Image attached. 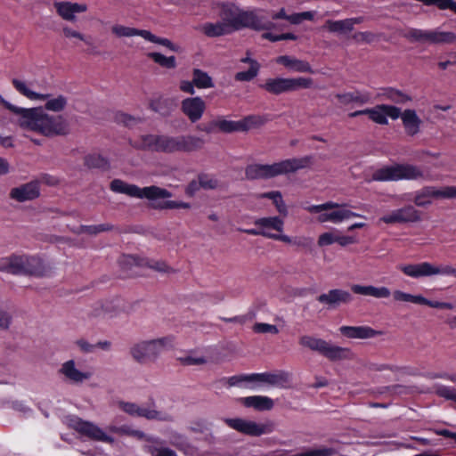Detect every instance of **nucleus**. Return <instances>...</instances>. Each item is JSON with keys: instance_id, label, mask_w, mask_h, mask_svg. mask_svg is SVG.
Here are the masks:
<instances>
[{"instance_id": "44", "label": "nucleus", "mask_w": 456, "mask_h": 456, "mask_svg": "<svg viewBox=\"0 0 456 456\" xmlns=\"http://www.w3.org/2000/svg\"><path fill=\"white\" fill-rule=\"evenodd\" d=\"M76 345L80 348L83 353H92L94 348L99 347L102 350H108L110 347V341H100L95 345L90 344L84 338L77 339Z\"/></svg>"}, {"instance_id": "19", "label": "nucleus", "mask_w": 456, "mask_h": 456, "mask_svg": "<svg viewBox=\"0 0 456 456\" xmlns=\"http://www.w3.org/2000/svg\"><path fill=\"white\" fill-rule=\"evenodd\" d=\"M53 7L57 14L64 20L74 22L77 20L75 13L87 11L86 4L71 3L68 1L54 2Z\"/></svg>"}, {"instance_id": "33", "label": "nucleus", "mask_w": 456, "mask_h": 456, "mask_svg": "<svg viewBox=\"0 0 456 456\" xmlns=\"http://www.w3.org/2000/svg\"><path fill=\"white\" fill-rule=\"evenodd\" d=\"M336 98L339 101L340 103L344 105H347L351 102L364 104L370 101V94L367 93L361 94L360 92L356 91L354 93L337 94Z\"/></svg>"}, {"instance_id": "18", "label": "nucleus", "mask_w": 456, "mask_h": 456, "mask_svg": "<svg viewBox=\"0 0 456 456\" xmlns=\"http://www.w3.org/2000/svg\"><path fill=\"white\" fill-rule=\"evenodd\" d=\"M40 195L39 183L31 181L19 187L12 188L10 191V198L18 202L33 200Z\"/></svg>"}, {"instance_id": "41", "label": "nucleus", "mask_w": 456, "mask_h": 456, "mask_svg": "<svg viewBox=\"0 0 456 456\" xmlns=\"http://www.w3.org/2000/svg\"><path fill=\"white\" fill-rule=\"evenodd\" d=\"M160 136L156 134H146L142 135V144L140 146H134L137 149L143 151H158L160 142Z\"/></svg>"}, {"instance_id": "3", "label": "nucleus", "mask_w": 456, "mask_h": 456, "mask_svg": "<svg viewBox=\"0 0 456 456\" xmlns=\"http://www.w3.org/2000/svg\"><path fill=\"white\" fill-rule=\"evenodd\" d=\"M218 16L232 33L243 28L260 31L270 30L275 27L274 23L257 16L255 12L242 11L232 3L219 4Z\"/></svg>"}, {"instance_id": "17", "label": "nucleus", "mask_w": 456, "mask_h": 456, "mask_svg": "<svg viewBox=\"0 0 456 456\" xmlns=\"http://www.w3.org/2000/svg\"><path fill=\"white\" fill-rule=\"evenodd\" d=\"M206 110L205 102L199 96L186 98L181 102L182 112L191 123L199 121Z\"/></svg>"}, {"instance_id": "26", "label": "nucleus", "mask_w": 456, "mask_h": 456, "mask_svg": "<svg viewBox=\"0 0 456 456\" xmlns=\"http://www.w3.org/2000/svg\"><path fill=\"white\" fill-rule=\"evenodd\" d=\"M400 270L404 274L413 278L433 275V265L428 262L416 265H401Z\"/></svg>"}, {"instance_id": "27", "label": "nucleus", "mask_w": 456, "mask_h": 456, "mask_svg": "<svg viewBox=\"0 0 456 456\" xmlns=\"http://www.w3.org/2000/svg\"><path fill=\"white\" fill-rule=\"evenodd\" d=\"M251 378L254 381L265 382L270 385H282L289 381L290 375L281 370L278 373H254Z\"/></svg>"}, {"instance_id": "2", "label": "nucleus", "mask_w": 456, "mask_h": 456, "mask_svg": "<svg viewBox=\"0 0 456 456\" xmlns=\"http://www.w3.org/2000/svg\"><path fill=\"white\" fill-rule=\"evenodd\" d=\"M20 127L46 137L64 136L70 133L69 122L62 115H49L43 107L28 109Z\"/></svg>"}, {"instance_id": "32", "label": "nucleus", "mask_w": 456, "mask_h": 456, "mask_svg": "<svg viewBox=\"0 0 456 456\" xmlns=\"http://www.w3.org/2000/svg\"><path fill=\"white\" fill-rule=\"evenodd\" d=\"M379 96L383 97L386 100H389L390 102L396 104H403L407 102L412 101L411 96L393 87L384 89L383 93Z\"/></svg>"}, {"instance_id": "21", "label": "nucleus", "mask_w": 456, "mask_h": 456, "mask_svg": "<svg viewBox=\"0 0 456 456\" xmlns=\"http://www.w3.org/2000/svg\"><path fill=\"white\" fill-rule=\"evenodd\" d=\"M275 61L276 63L283 65L285 68L296 72H306L310 74L314 73L308 61L299 60L289 55L278 56Z\"/></svg>"}, {"instance_id": "22", "label": "nucleus", "mask_w": 456, "mask_h": 456, "mask_svg": "<svg viewBox=\"0 0 456 456\" xmlns=\"http://www.w3.org/2000/svg\"><path fill=\"white\" fill-rule=\"evenodd\" d=\"M313 156H305L299 159H290L279 162L281 175L293 173L298 169L309 167L314 164Z\"/></svg>"}, {"instance_id": "63", "label": "nucleus", "mask_w": 456, "mask_h": 456, "mask_svg": "<svg viewBox=\"0 0 456 456\" xmlns=\"http://www.w3.org/2000/svg\"><path fill=\"white\" fill-rule=\"evenodd\" d=\"M436 274H447L453 275L456 277V269L452 267L451 265H444L441 267L433 265V275Z\"/></svg>"}, {"instance_id": "16", "label": "nucleus", "mask_w": 456, "mask_h": 456, "mask_svg": "<svg viewBox=\"0 0 456 456\" xmlns=\"http://www.w3.org/2000/svg\"><path fill=\"white\" fill-rule=\"evenodd\" d=\"M419 212L411 205L393 211L390 215L380 218V221L386 224L395 223H414L420 221Z\"/></svg>"}, {"instance_id": "40", "label": "nucleus", "mask_w": 456, "mask_h": 456, "mask_svg": "<svg viewBox=\"0 0 456 456\" xmlns=\"http://www.w3.org/2000/svg\"><path fill=\"white\" fill-rule=\"evenodd\" d=\"M255 224L263 228L273 229L281 232L283 230L284 223L279 216H270L256 219Z\"/></svg>"}, {"instance_id": "34", "label": "nucleus", "mask_w": 456, "mask_h": 456, "mask_svg": "<svg viewBox=\"0 0 456 456\" xmlns=\"http://www.w3.org/2000/svg\"><path fill=\"white\" fill-rule=\"evenodd\" d=\"M323 28L328 29L330 32L341 35L346 34L353 30L351 27V21H349L348 19L341 20H328L325 21Z\"/></svg>"}, {"instance_id": "4", "label": "nucleus", "mask_w": 456, "mask_h": 456, "mask_svg": "<svg viewBox=\"0 0 456 456\" xmlns=\"http://www.w3.org/2000/svg\"><path fill=\"white\" fill-rule=\"evenodd\" d=\"M0 271L15 275L41 277L47 270L39 257L26 255H11L0 259Z\"/></svg>"}, {"instance_id": "24", "label": "nucleus", "mask_w": 456, "mask_h": 456, "mask_svg": "<svg viewBox=\"0 0 456 456\" xmlns=\"http://www.w3.org/2000/svg\"><path fill=\"white\" fill-rule=\"evenodd\" d=\"M353 293L362 296H370L375 298H387L390 297L391 292L386 287H374L372 285L363 286L360 284H354L351 286Z\"/></svg>"}, {"instance_id": "47", "label": "nucleus", "mask_w": 456, "mask_h": 456, "mask_svg": "<svg viewBox=\"0 0 456 456\" xmlns=\"http://www.w3.org/2000/svg\"><path fill=\"white\" fill-rule=\"evenodd\" d=\"M68 100L63 95H59L56 98L49 99L45 104L44 110L60 112L65 109L67 106Z\"/></svg>"}, {"instance_id": "57", "label": "nucleus", "mask_w": 456, "mask_h": 456, "mask_svg": "<svg viewBox=\"0 0 456 456\" xmlns=\"http://www.w3.org/2000/svg\"><path fill=\"white\" fill-rule=\"evenodd\" d=\"M253 330L256 333H272V334H277L279 332V330L276 325L268 324V323H262V322H256L253 326Z\"/></svg>"}, {"instance_id": "35", "label": "nucleus", "mask_w": 456, "mask_h": 456, "mask_svg": "<svg viewBox=\"0 0 456 456\" xmlns=\"http://www.w3.org/2000/svg\"><path fill=\"white\" fill-rule=\"evenodd\" d=\"M192 79L195 86L200 89L213 88L215 86L212 77L200 69H193Z\"/></svg>"}, {"instance_id": "14", "label": "nucleus", "mask_w": 456, "mask_h": 456, "mask_svg": "<svg viewBox=\"0 0 456 456\" xmlns=\"http://www.w3.org/2000/svg\"><path fill=\"white\" fill-rule=\"evenodd\" d=\"M317 301L328 306V308L335 309L340 305H347L354 299L350 292L340 289H333L327 293H322L316 297Z\"/></svg>"}, {"instance_id": "61", "label": "nucleus", "mask_w": 456, "mask_h": 456, "mask_svg": "<svg viewBox=\"0 0 456 456\" xmlns=\"http://www.w3.org/2000/svg\"><path fill=\"white\" fill-rule=\"evenodd\" d=\"M197 130L205 132L207 134H212L216 132V130H218V122L217 119H214L209 121L207 124H200L197 126Z\"/></svg>"}, {"instance_id": "30", "label": "nucleus", "mask_w": 456, "mask_h": 456, "mask_svg": "<svg viewBox=\"0 0 456 456\" xmlns=\"http://www.w3.org/2000/svg\"><path fill=\"white\" fill-rule=\"evenodd\" d=\"M201 31L208 37H217L232 33L229 27L222 20L216 23H205L201 28Z\"/></svg>"}, {"instance_id": "23", "label": "nucleus", "mask_w": 456, "mask_h": 456, "mask_svg": "<svg viewBox=\"0 0 456 456\" xmlns=\"http://www.w3.org/2000/svg\"><path fill=\"white\" fill-rule=\"evenodd\" d=\"M149 107L154 112L159 113L162 117H169L176 109L177 104L175 99L167 97H159L150 102Z\"/></svg>"}, {"instance_id": "49", "label": "nucleus", "mask_w": 456, "mask_h": 456, "mask_svg": "<svg viewBox=\"0 0 456 456\" xmlns=\"http://www.w3.org/2000/svg\"><path fill=\"white\" fill-rule=\"evenodd\" d=\"M218 122V131L224 134H231L233 132L240 131L242 126H240L239 121L226 120L224 118H217Z\"/></svg>"}, {"instance_id": "11", "label": "nucleus", "mask_w": 456, "mask_h": 456, "mask_svg": "<svg viewBox=\"0 0 456 456\" xmlns=\"http://www.w3.org/2000/svg\"><path fill=\"white\" fill-rule=\"evenodd\" d=\"M431 198L456 199V187L445 186L441 189H437L434 186L423 187L416 193L413 202L418 207L425 208L432 203Z\"/></svg>"}, {"instance_id": "15", "label": "nucleus", "mask_w": 456, "mask_h": 456, "mask_svg": "<svg viewBox=\"0 0 456 456\" xmlns=\"http://www.w3.org/2000/svg\"><path fill=\"white\" fill-rule=\"evenodd\" d=\"M281 175L279 162L272 165L251 164L245 168L248 180L269 179Z\"/></svg>"}, {"instance_id": "53", "label": "nucleus", "mask_w": 456, "mask_h": 456, "mask_svg": "<svg viewBox=\"0 0 456 456\" xmlns=\"http://www.w3.org/2000/svg\"><path fill=\"white\" fill-rule=\"evenodd\" d=\"M62 34L66 38H77L80 41L85 42L87 45H92V42L88 40V37H86L84 34L71 28L67 25L62 27ZM89 38L91 37H89Z\"/></svg>"}, {"instance_id": "56", "label": "nucleus", "mask_w": 456, "mask_h": 456, "mask_svg": "<svg viewBox=\"0 0 456 456\" xmlns=\"http://www.w3.org/2000/svg\"><path fill=\"white\" fill-rule=\"evenodd\" d=\"M419 305H425L429 307L437 308V309H448L452 310L453 308V305L452 303L448 302H438V301H432L429 300L423 296H421L420 304Z\"/></svg>"}, {"instance_id": "37", "label": "nucleus", "mask_w": 456, "mask_h": 456, "mask_svg": "<svg viewBox=\"0 0 456 456\" xmlns=\"http://www.w3.org/2000/svg\"><path fill=\"white\" fill-rule=\"evenodd\" d=\"M12 84L17 91L30 100H45L50 97V94H42L30 90L24 82L17 78H13Z\"/></svg>"}, {"instance_id": "39", "label": "nucleus", "mask_w": 456, "mask_h": 456, "mask_svg": "<svg viewBox=\"0 0 456 456\" xmlns=\"http://www.w3.org/2000/svg\"><path fill=\"white\" fill-rule=\"evenodd\" d=\"M183 152H192L204 148L205 140L195 135H183Z\"/></svg>"}, {"instance_id": "6", "label": "nucleus", "mask_w": 456, "mask_h": 456, "mask_svg": "<svg viewBox=\"0 0 456 456\" xmlns=\"http://www.w3.org/2000/svg\"><path fill=\"white\" fill-rule=\"evenodd\" d=\"M313 83L314 81L311 77H274L267 78L264 84L259 85V87L271 94L279 95L297 91L301 88H310Z\"/></svg>"}, {"instance_id": "25", "label": "nucleus", "mask_w": 456, "mask_h": 456, "mask_svg": "<svg viewBox=\"0 0 456 456\" xmlns=\"http://www.w3.org/2000/svg\"><path fill=\"white\" fill-rule=\"evenodd\" d=\"M402 121L408 135L413 136L419 132L422 121L414 110H405L402 114Z\"/></svg>"}, {"instance_id": "48", "label": "nucleus", "mask_w": 456, "mask_h": 456, "mask_svg": "<svg viewBox=\"0 0 456 456\" xmlns=\"http://www.w3.org/2000/svg\"><path fill=\"white\" fill-rule=\"evenodd\" d=\"M381 107V104L376 105L374 108L368 109V117L370 120L373 122L379 124V125H387L388 120L386 117L385 112L383 110L379 109Z\"/></svg>"}, {"instance_id": "28", "label": "nucleus", "mask_w": 456, "mask_h": 456, "mask_svg": "<svg viewBox=\"0 0 456 456\" xmlns=\"http://www.w3.org/2000/svg\"><path fill=\"white\" fill-rule=\"evenodd\" d=\"M240 402L246 407H252L257 411H270L273 408V401L266 396L253 395L240 398Z\"/></svg>"}, {"instance_id": "7", "label": "nucleus", "mask_w": 456, "mask_h": 456, "mask_svg": "<svg viewBox=\"0 0 456 456\" xmlns=\"http://www.w3.org/2000/svg\"><path fill=\"white\" fill-rule=\"evenodd\" d=\"M423 177L422 171L412 165L387 166L376 170L371 176L372 181L386 182L401 179H417Z\"/></svg>"}, {"instance_id": "10", "label": "nucleus", "mask_w": 456, "mask_h": 456, "mask_svg": "<svg viewBox=\"0 0 456 456\" xmlns=\"http://www.w3.org/2000/svg\"><path fill=\"white\" fill-rule=\"evenodd\" d=\"M111 32L118 37L140 36L151 43L163 45L170 51L177 53H182L184 51L181 45L173 43L168 38L159 37L149 30L138 29L122 25H114L111 28Z\"/></svg>"}, {"instance_id": "5", "label": "nucleus", "mask_w": 456, "mask_h": 456, "mask_svg": "<svg viewBox=\"0 0 456 456\" xmlns=\"http://www.w3.org/2000/svg\"><path fill=\"white\" fill-rule=\"evenodd\" d=\"M299 344L302 346L318 352L332 362L353 358V353L349 348L334 346L322 338H316L312 336H302L299 338Z\"/></svg>"}, {"instance_id": "64", "label": "nucleus", "mask_w": 456, "mask_h": 456, "mask_svg": "<svg viewBox=\"0 0 456 456\" xmlns=\"http://www.w3.org/2000/svg\"><path fill=\"white\" fill-rule=\"evenodd\" d=\"M331 454L330 449L312 450L306 452L299 453L295 456H330Z\"/></svg>"}, {"instance_id": "1", "label": "nucleus", "mask_w": 456, "mask_h": 456, "mask_svg": "<svg viewBox=\"0 0 456 456\" xmlns=\"http://www.w3.org/2000/svg\"><path fill=\"white\" fill-rule=\"evenodd\" d=\"M110 189L114 192L126 194L129 197L146 199L150 202L149 207L155 210L188 209L191 208V204L187 202L167 200L172 197V192L157 185L140 188L121 179H114L110 183Z\"/></svg>"}, {"instance_id": "31", "label": "nucleus", "mask_w": 456, "mask_h": 456, "mask_svg": "<svg viewBox=\"0 0 456 456\" xmlns=\"http://www.w3.org/2000/svg\"><path fill=\"white\" fill-rule=\"evenodd\" d=\"M84 165L89 169L97 168L102 170H109L110 167L108 159L101 154H88L84 158Z\"/></svg>"}, {"instance_id": "38", "label": "nucleus", "mask_w": 456, "mask_h": 456, "mask_svg": "<svg viewBox=\"0 0 456 456\" xmlns=\"http://www.w3.org/2000/svg\"><path fill=\"white\" fill-rule=\"evenodd\" d=\"M147 56L162 68L173 69L177 67L176 59L175 56L167 57L160 53L155 52L147 53Z\"/></svg>"}, {"instance_id": "36", "label": "nucleus", "mask_w": 456, "mask_h": 456, "mask_svg": "<svg viewBox=\"0 0 456 456\" xmlns=\"http://www.w3.org/2000/svg\"><path fill=\"white\" fill-rule=\"evenodd\" d=\"M260 199H269L273 200L277 211L286 216L288 215V209L286 204L282 199V195L279 191H272L264 192L258 196Z\"/></svg>"}, {"instance_id": "13", "label": "nucleus", "mask_w": 456, "mask_h": 456, "mask_svg": "<svg viewBox=\"0 0 456 456\" xmlns=\"http://www.w3.org/2000/svg\"><path fill=\"white\" fill-rule=\"evenodd\" d=\"M70 427L81 435L95 441H102L112 444L114 439L106 435L100 428L94 424L84 421L82 419L71 420Z\"/></svg>"}, {"instance_id": "59", "label": "nucleus", "mask_w": 456, "mask_h": 456, "mask_svg": "<svg viewBox=\"0 0 456 456\" xmlns=\"http://www.w3.org/2000/svg\"><path fill=\"white\" fill-rule=\"evenodd\" d=\"M292 244L309 252L313 250V240L310 238H295L293 239Z\"/></svg>"}, {"instance_id": "55", "label": "nucleus", "mask_w": 456, "mask_h": 456, "mask_svg": "<svg viewBox=\"0 0 456 456\" xmlns=\"http://www.w3.org/2000/svg\"><path fill=\"white\" fill-rule=\"evenodd\" d=\"M379 37V35H376L370 31L365 32H356L352 36V39H354L356 43H367L370 44L374 42L376 39Z\"/></svg>"}, {"instance_id": "29", "label": "nucleus", "mask_w": 456, "mask_h": 456, "mask_svg": "<svg viewBox=\"0 0 456 456\" xmlns=\"http://www.w3.org/2000/svg\"><path fill=\"white\" fill-rule=\"evenodd\" d=\"M61 372L64 374L68 379L77 383L82 382L83 380L88 379L90 378L89 372H82L75 368V362L73 360L66 362L62 365Z\"/></svg>"}, {"instance_id": "62", "label": "nucleus", "mask_w": 456, "mask_h": 456, "mask_svg": "<svg viewBox=\"0 0 456 456\" xmlns=\"http://www.w3.org/2000/svg\"><path fill=\"white\" fill-rule=\"evenodd\" d=\"M114 229V225L108 223L98 225H90V235H96L103 232H110Z\"/></svg>"}, {"instance_id": "9", "label": "nucleus", "mask_w": 456, "mask_h": 456, "mask_svg": "<svg viewBox=\"0 0 456 456\" xmlns=\"http://www.w3.org/2000/svg\"><path fill=\"white\" fill-rule=\"evenodd\" d=\"M167 342H171L169 338L142 341L131 347L130 354L133 358L141 364L153 362L158 358L159 352L166 346Z\"/></svg>"}, {"instance_id": "52", "label": "nucleus", "mask_w": 456, "mask_h": 456, "mask_svg": "<svg viewBox=\"0 0 456 456\" xmlns=\"http://www.w3.org/2000/svg\"><path fill=\"white\" fill-rule=\"evenodd\" d=\"M393 297L395 301L400 302H411L414 304H420L421 295H411L409 293L403 292L401 290H395Z\"/></svg>"}, {"instance_id": "20", "label": "nucleus", "mask_w": 456, "mask_h": 456, "mask_svg": "<svg viewBox=\"0 0 456 456\" xmlns=\"http://www.w3.org/2000/svg\"><path fill=\"white\" fill-rule=\"evenodd\" d=\"M341 334L348 338L366 339L381 335L382 331L376 330L369 326H342Z\"/></svg>"}, {"instance_id": "46", "label": "nucleus", "mask_w": 456, "mask_h": 456, "mask_svg": "<svg viewBox=\"0 0 456 456\" xmlns=\"http://www.w3.org/2000/svg\"><path fill=\"white\" fill-rule=\"evenodd\" d=\"M259 69L260 64L257 61H254L247 71L237 72L234 78L237 81H251L257 76Z\"/></svg>"}, {"instance_id": "54", "label": "nucleus", "mask_w": 456, "mask_h": 456, "mask_svg": "<svg viewBox=\"0 0 456 456\" xmlns=\"http://www.w3.org/2000/svg\"><path fill=\"white\" fill-rule=\"evenodd\" d=\"M174 142H175V137L168 136V135H161L158 151L165 152V153L175 152V147H174L175 143Z\"/></svg>"}, {"instance_id": "58", "label": "nucleus", "mask_w": 456, "mask_h": 456, "mask_svg": "<svg viewBox=\"0 0 456 456\" xmlns=\"http://www.w3.org/2000/svg\"><path fill=\"white\" fill-rule=\"evenodd\" d=\"M379 109L383 110L387 118L389 117L394 120L397 119L399 117L402 118L403 113L401 112V109L394 105L381 104Z\"/></svg>"}, {"instance_id": "43", "label": "nucleus", "mask_w": 456, "mask_h": 456, "mask_svg": "<svg viewBox=\"0 0 456 456\" xmlns=\"http://www.w3.org/2000/svg\"><path fill=\"white\" fill-rule=\"evenodd\" d=\"M265 123V118L261 116L249 115L240 120V126L241 132L248 131L253 127H259Z\"/></svg>"}, {"instance_id": "42", "label": "nucleus", "mask_w": 456, "mask_h": 456, "mask_svg": "<svg viewBox=\"0 0 456 456\" xmlns=\"http://www.w3.org/2000/svg\"><path fill=\"white\" fill-rule=\"evenodd\" d=\"M377 394L384 395L387 394L389 396H399L402 395H407L410 393V387L401 385L395 384L391 386H385L377 389Z\"/></svg>"}, {"instance_id": "51", "label": "nucleus", "mask_w": 456, "mask_h": 456, "mask_svg": "<svg viewBox=\"0 0 456 456\" xmlns=\"http://www.w3.org/2000/svg\"><path fill=\"white\" fill-rule=\"evenodd\" d=\"M0 103L5 109H7L11 112H12L13 114L20 116V118L17 120V123L20 126V123L22 122V120L24 119V116H26V114L28 112V109L17 107L13 104L10 103L6 100H4L1 95H0Z\"/></svg>"}, {"instance_id": "8", "label": "nucleus", "mask_w": 456, "mask_h": 456, "mask_svg": "<svg viewBox=\"0 0 456 456\" xmlns=\"http://www.w3.org/2000/svg\"><path fill=\"white\" fill-rule=\"evenodd\" d=\"M403 37L411 43L444 45L456 41V34L451 31L423 30L410 28Z\"/></svg>"}, {"instance_id": "50", "label": "nucleus", "mask_w": 456, "mask_h": 456, "mask_svg": "<svg viewBox=\"0 0 456 456\" xmlns=\"http://www.w3.org/2000/svg\"><path fill=\"white\" fill-rule=\"evenodd\" d=\"M197 178L200 181V186L204 190H215L219 187V181L210 175L206 173H200L197 175Z\"/></svg>"}, {"instance_id": "45", "label": "nucleus", "mask_w": 456, "mask_h": 456, "mask_svg": "<svg viewBox=\"0 0 456 456\" xmlns=\"http://www.w3.org/2000/svg\"><path fill=\"white\" fill-rule=\"evenodd\" d=\"M116 123L123 125L126 127H132L142 121L141 118L132 116L125 112H117L114 116Z\"/></svg>"}, {"instance_id": "60", "label": "nucleus", "mask_w": 456, "mask_h": 456, "mask_svg": "<svg viewBox=\"0 0 456 456\" xmlns=\"http://www.w3.org/2000/svg\"><path fill=\"white\" fill-rule=\"evenodd\" d=\"M435 392L440 397H444L447 400L453 401L454 395H455L456 391L454 389H452V388L444 387V386H438V387H436Z\"/></svg>"}, {"instance_id": "12", "label": "nucleus", "mask_w": 456, "mask_h": 456, "mask_svg": "<svg viewBox=\"0 0 456 456\" xmlns=\"http://www.w3.org/2000/svg\"><path fill=\"white\" fill-rule=\"evenodd\" d=\"M224 422L236 431L250 436H260L271 431L268 425L257 424L240 418L225 419Z\"/></svg>"}]
</instances>
